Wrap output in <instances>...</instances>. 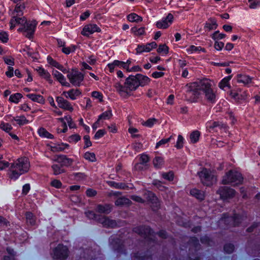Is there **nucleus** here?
<instances>
[{
	"label": "nucleus",
	"mask_w": 260,
	"mask_h": 260,
	"mask_svg": "<svg viewBox=\"0 0 260 260\" xmlns=\"http://www.w3.org/2000/svg\"><path fill=\"white\" fill-rule=\"evenodd\" d=\"M25 9L24 4L22 3L17 4L14 10H10V14L12 17L10 21V29H13L17 24L26 23V19L24 17H22L23 14V11Z\"/></svg>",
	"instance_id": "nucleus-4"
},
{
	"label": "nucleus",
	"mask_w": 260,
	"mask_h": 260,
	"mask_svg": "<svg viewBox=\"0 0 260 260\" xmlns=\"http://www.w3.org/2000/svg\"><path fill=\"white\" fill-rule=\"evenodd\" d=\"M38 133L39 135L42 138H46L48 139H53V136L49 133L45 128L44 127H40L38 129Z\"/></svg>",
	"instance_id": "nucleus-36"
},
{
	"label": "nucleus",
	"mask_w": 260,
	"mask_h": 260,
	"mask_svg": "<svg viewBox=\"0 0 260 260\" xmlns=\"http://www.w3.org/2000/svg\"><path fill=\"white\" fill-rule=\"evenodd\" d=\"M84 157L85 159L90 161H95L96 160L95 155L94 153L86 152L84 154Z\"/></svg>",
	"instance_id": "nucleus-50"
},
{
	"label": "nucleus",
	"mask_w": 260,
	"mask_h": 260,
	"mask_svg": "<svg viewBox=\"0 0 260 260\" xmlns=\"http://www.w3.org/2000/svg\"><path fill=\"white\" fill-rule=\"evenodd\" d=\"M26 221L29 224L33 225L35 224V219L33 214L30 212H27L26 214Z\"/></svg>",
	"instance_id": "nucleus-51"
},
{
	"label": "nucleus",
	"mask_w": 260,
	"mask_h": 260,
	"mask_svg": "<svg viewBox=\"0 0 260 260\" xmlns=\"http://www.w3.org/2000/svg\"><path fill=\"white\" fill-rule=\"evenodd\" d=\"M158 53L167 54L169 52V47L166 44H160L157 50Z\"/></svg>",
	"instance_id": "nucleus-47"
},
{
	"label": "nucleus",
	"mask_w": 260,
	"mask_h": 260,
	"mask_svg": "<svg viewBox=\"0 0 260 260\" xmlns=\"http://www.w3.org/2000/svg\"><path fill=\"white\" fill-rule=\"evenodd\" d=\"M135 232L143 236L145 238L152 239L151 236H153V232L149 226H141L135 229Z\"/></svg>",
	"instance_id": "nucleus-17"
},
{
	"label": "nucleus",
	"mask_w": 260,
	"mask_h": 260,
	"mask_svg": "<svg viewBox=\"0 0 260 260\" xmlns=\"http://www.w3.org/2000/svg\"><path fill=\"white\" fill-rule=\"evenodd\" d=\"M241 219V216H239V215H235L234 217L230 218L228 217L227 220H232L233 223H232V224L234 226H236L238 225Z\"/></svg>",
	"instance_id": "nucleus-48"
},
{
	"label": "nucleus",
	"mask_w": 260,
	"mask_h": 260,
	"mask_svg": "<svg viewBox=\"0 0 260 260\" xmlns=\"http://www.w3.org/2000/svg\"><path fill=\"white\" fill-rule=\"evenodd\" d=\"M127 19L130 22H141L142 18L136 13H131L127 16Z\"/></svg>",
	"instance_id": "nucleus-41"
},
{
	"label": "nucleus",
	"mask_w": 260,
	"mask_h": 260,
	"mask_svg": "<svg viewBox=\"0 0 260 260\" xmlns=\"http://www.w3.org/2000/svg\"><path fill=\"white\" fill-rule=\"evenodd\" d=\"M226 35L224 34H220L219 31H215L211 36V38L214 40H219L222 39L225 37Z\"/></svg>",
	"instance_id": "nucleus-53"
},
{
	"label": "nucleus",
	"mask_w": 260,
	"mask_h": 260,
	"mask_svg": "<svg viewBox=\"0 0 260 260\" xmlns=\"http://www.w3.org/2000/svg\"><path fill=\"white\" fill-rule=\"evenodd\" d=\"M75 49V46L71 45L69 47L63 46L61 49V51L66 54H69L70 53L74 52Z\"/></svg>",
	"instance_id": "nucleus-54"
},
{
	"label": "nucleus",
	"mask_w": 260,
	"mask_h": 260,
	"mask_svg": "<svg viewBox=\"0 0 260 260\" xmlns=\"http://www.w3.org/2000/svg\"><path fill=\"white\" fill-rule=\"evenodd\" d=\"M9 40V35L6 31L0 32V41L3 43H7Z\"/></svg>",
	"instance_id": "nucleus-57"
},
{
	"label": "nucleus",
	"mask_w": 260,
	"mask_h": 260,
	"mask_svg": "<svg viewBox=\"0 0 260 260\" xmlns=\"http://www.w3.org/2000/svg\"><path fill=\"white\" fill-rule=\"evenodd\" d=\"M29 167V162L27 158H18L11 163L9 167L8 174L10 178L16 180L20 175L27 172Z\"/></svg>",
	"instance_id": "nucleus-2"
},
{
	"label": "nucleus",
	"mask_w": 260,
	"mask_h": 260,
	"mask_svg": "<svg viewBox=\"0 0 260 260\" xmlns=\"http://www.w3.org/2000/svg\"><path fill=\"white\" fill-rule=\"evenodd\" d=\"M5 63L9 66L14 65V59L11 56H4L3 57Z\"/></svg>",
	"instance_id": "nucleus-59"
},
{
	"label": "nucleus",
	"mask_w": 260,
	"mask_h": 260,
	"mask_svg": "<svg viewBox=\"0 0 260 260\" xmlns=\"http://www.w3.org/2000/svg\"><path fill=\"white\" fill-rule=\"evenodd\" d=\"M97 211L101 213L108 214L111 211V207L109 205L104 206L98 205L97 207Z\"/></svg>",
	"instance_id": "nucleus-38"
},
{
	"label": "nucleus",
	"mask_w": 260,
	"mask_h": 260,
	"mask_svg": "<svg viewBox=\"0 0 260 260\" xmlns=\"http://www.w3.org/2000/svg\"><path fill=\"white\" fill-rule=\"evenodd\" d=\"M243 178L240 173L235 170L229 171L223 177L222 183L226 184L232 183L234 185H238L242 183Z\"/></svg>",
	"instance_id": "nucleus-5"
},
{
	"label": "nucleus",
	"mask_w": 260,
	"mask_h": 260,
	"mask_svg": "<svg viewBox=\"0 0 260 260\" xmlns=\"http://www.w3.org/2000/svg\"><path fill=\"white\" fill-rule=\"evenodd\" d=\"M232 78V76H227L223 79H222L218 84V87L224 90H225L226 88H228L229 89L231 88V86L230 84V81Z\"/></svg>",
	"instance_id": "nucleus-26"
},
{
	"label": "nucleus",
	"mask_w": 260,
	"mask_h": 260,
	"mask_svg": "<svg viewBox=\"0 0 260 260\" xmlns=\"http://www.w3.org/2000/svg\"><path fill=\"white\" fill-rule=\"evenodd\" d=\"M217 193L220 194L221 198L226 200L233 198L235 196V191L233 189L224 186L219 188Z\"/></svg>",
	"instance_id": "nucleus-15"
},
{
	"label": "nucleus",
	"mask_w": 260,
	"mask_h": 260,
	"mask_svg": "<svg viewBox=\"0 0 260 260\" xmlns=\"http://www.w3.org/2000/svg\"><path fill=\"white\" fill-rule=\"evenodd\" d=\"M91 96L96 100L99 102H102L103 101V95L101 92L94 91L91 92Z\"/></svg>",
	"instance_id": "nucleus-49"
},
{
	"label": "nucleus",
	"mask_w": 260,
	"mask_h": 260,
	"mask_svg": "<svg viewBox=\"0 0 260 260\" xmlns=\"http://www.w3.org/2000/svg\"><path fill=\"white\" fill-rule=\"evenodd\" d=\"M138 83L136 76H129L126 78L124 85L116 82L114 86L121 96L126 98L130 96L132 92L139 87Z\"/></svg>",
	"instance_id": "nucleus-3"
},
{
	"label": "nucleus",
	"mask_w": 260,
	"mask_h": 260,
	"mask_svg": "<svg viewBox=\"0 0 260 260\" xmlns=\"http://www.w3.org/2000/svg\"><path fill=\"white\" fill-rule=\"evenodd\" d=\"M173 136H171L169 138L167 139H162L159 141L156 144L155 148L157 149L159 147H165L166 145L168 146L169 142L173 139Z\"/></svg>",
	"instance_id": "nucleus-39"
},
{
	"label": "nucleus",
	"mask_w": 260,
	"mask_h": 260,
	"mask_svg": "<svg viewBox=\"0 0 260 260\" xmlns=\"http://www.w3.org/2000/svg\"><path fill=\"white\" fill-rule=\"evenodd\" d=\"M64 118L66 119V121L67 122L70 128H74L75 127V124L73 122L71 117L69 115H67L64 116Z\"/></svg>",
	"instance_id": "nucleus-62"
},
{
	"label": "nucleus",
	"mask_w": 260,
	"mask_h": 260,
	"mask_svg": "<svg viewBox=\"0 0 260 260\" xmlns=\"http://www.w3.org/2000/svg\"><path fill=\"white\" fill-rule=\"evenodd\" d=\"M241 92V89L237 90H232L230 91V94L234 100L236 101H240L242 100H245L248 96L247 93H245V95H240V93Z\"/></svg>",
	"instance_id": "nucleus-21"
},
{
	"label": "nucleus",
	"mask_w": 260,
	"mask_h": 260,
	"mask_svg": "<svg viewBox=\"0 0 260 260\" xmlns=\"http://www.w3.org/2000/svg\"><path fill=\"white\" fill-rule=\"evenodd\" d=\"M157 44L155 42H152L146 44H140L138 45L136 51L137 54H140L143 52H149L152 49L155 48Z\"/></svg>",
	"instance_id": "nucleus-16"
},
{
	"label": "nucleus",
	"mask_w": 260,
	"mask_h": 260,
	"mask_svg": "<svg viewBox=\"0 0 260 260\" xmlns=\"http://www.w3.org/2000/svg\"><path fill=\"white\" fill-rule=\"evenodd\" d=\"M37 72L39 75L42 78L46 79L49 82V83L52 84L53 80L51 79V75L50 73L44 69L42 68H39L37 69Z\"/></svg>",
	"instance_id": "nucleus-23"
},
{
	"label": "nucleus",
	"mask_w": 260,
	"mask_h": 260,
	"mask_svg": "<svg viewBox=\"0 0 260 260\" xmlns=\"http://www.w3.org/2000/svg\"><path fill=\"white\" fill-rule=\"evenodd\" d=\"M106 133V132L105 129H99L95 133L94 138L96 140H98L100 138L103 137Z\"/></svg>",
	"instance_id": "nucleus-61"
},
{
	"label": "nucleus",
	"mask_w": 260,
	"mask_h": 260,
	"mask_svg": "<svg viewBox=\"0 0 260 260\" xmlns=\"http://www.w3.org/2000/svg\"><path fill=\"white\" fill-rule=\"evenodd\" d=\"M101 222L105 226L114 227L116 225V222L114 220H111L108 218L104 217L101 220Z\"/></svg>",
	"instance_id": "nucleus-40"
},
{
	"label": "nucleus",
	"mask_w": 260,
	"mask_h": 260,
	"mask_svg": "<svg viewBox=\"0 0 260 260\" xmlns=\"http://www.w3.org/2000/svg\"><path fill=\"white\" fill-rule=\"evenodd\" d=\"M144 198L152 204L153 210H155L159 206L158 199L151 191H147L144 194Z\"/></svg>",
	"instance_id": "nucleus-18"
},
{
	"label": "nucleus",
	"mask_w": 260,
	"mask_h": 260,
	"mask_svg": "<svg viewBox=\"0 0 260 260\" xmlns=\"http://www.w3.org/2000/svg\"><path fill=\"white\" fill-rule=\"evenodd\" d=\"M110 185L116 188L124 189L125 185L122 183H117L114 181H111L109 183Z\"/></svg>",
	"instance_id": "nucleus-60"
},
{
	"label": "nucleus",
	"mask_w": 260,
	"mask_h": 260,
	"mask_svg": "<svg viewBox=\"0 0 260 260\" xmlns=\"http://www.w3.org/2000/svg\"><path fill=\"white\" fill-rule=\"evenodd\" d=\"M138 83L139 86H143L149 82V78L141 74H137L136 75Z\"/></svg>",
	"instance_id": "nucleus-29"
},
{
	"label": "nucleus",
	"mask_w": 260,
	"mask_h": 260,
	"mask_svg": "<svg viewBox=\"0 0 260 260\" xmlns=\"http://www.w3.org/2000/svg\"><path fill=\"white\" fill-rule=\"evenodd\" d=\"M124 62L115 60L112 62L108 63L106 67V71L110 73H113L115 71H117L118 69L125 68Z\"/></svg>",
	"instance_id": "nucleus-14"
},
{
	"label": "nucleus",
	"mask_w": 260,
	"mask_h": 260,
	"mask_svg": "<svg viewBox=\"0 0 260 260\" xmlns=\"http://www.w3.org/2000/svg\"><path fill=\"white\" fill-rule=\"evenodd\" d=\"M67 73V77L70 83L75 86H80L84 80V75L76 69H73Z\"/></svg>",
	"instance_id": "nucleus-8"
},
{
	"label": "nucleus",
	"mask_w": 260,
	"mask_h": 260,
	"mask_svg": "<svg viewBox=\"0 0 260 260\" xmlns=\"http://www.w3.org/2000/svg\"><path fill=\"white\" fill-rule=\"evenodd\" d=\"M198 175L203 184L206 186H210L216 181L214 172L210 170L203 169Z\"/></svg>",
	"instance_id": "nucleus-6"
},
{
	"label": "nucleus",
	"mask_w": 260,
	"mask_h": 260,
	"mask_svg": "<svg viewBox=\"0 0 260 260\" xmlns=\"http://www.w3.org/2000/svg\"><path fill=\"white\" fill-rule=\"evenodd\" d=\"M47 61H48V63L51 66L57 68V69L61 71L63 73H67L68 72V70L64 67H63V66L60 64L59 63L57 62L56 60H54L51 57H47Z\"/></svg>",
	"instance_id": "nucleus-24"
},
{
	"label": "nucleus",
	"mask_w": 260,
	"mask_h": 260,
	"mask_svg": "<svg viewBox=\"0 0 260 260\" xmlns=\"http://www.w3.org/2000/svg\"><path fill=\"white\" fill-rule=\"evenodd\" d=\"M217 26V24L215 20H210L205 23L204 28L206 31H210L215 29Z\"/></svg>",
	"instance_id": "nucleus-35"
},
{
	"label": "nucleus",
	"mask_w": 260,
	"mask_h": 260,
	"mask_svg": "<svg viewBox=\"0 0 260 260\" xmlns=\"http://www.w3.org/2000/svg\"><path fill=\"white\" fill-rule=\"evenodd\" d=\"M125 70L127 72H136L141 71V68L139 66H134L132 67V61L130 59H128L126 62H124Z\"/></svg>",
	"instance_id": "nucleus-22"
},
{
	"label": "nucleus",
	"mask_w": 260,
	"mask_h": 260,
	"mask_svg": "<svg viewBox=\"0 0 260 260\" xmlns=\"http://www.w3.org/2000/svg\"><path fill=\"white\" fill-rule=\"evenodd\" d=\"M186 51L189 54L200 53V52H205V49L200 46H196L194 45H190L187 47Z\"/></svg>",
	"instance_id": "nucleus-31"
},
{
	"label": "nucleus",
	"mask_w": 260,
	"mask_h": 260,
	"mask_svg": "<svg viewBox=\"0 0 260 260\" xmlns=\"http://www.w3.org/2000/svg\"><path fill=\"white\" fill-rule=\"evenodd\" d=\"M9 120L11 122H12L13 121H16L17 124H18L20 126L26 124L29 122V120H27L24 115L13 117L12 118L10 119Z\"/></svg>",
	"instance_id": "nucleus-25"
},
{
	"label": "nucleus",
	"mask_w": 260,
	"mask_h": 260,
	"mask_svg": "<svg viewBox=\"0 0 260 260\" xmlns=\"http://www.w3.org/2000/svg\"><path fill=\"white\" fill-rule=\"evenodd\" d=\"M100 28L95 24H88L85 25L81 31V34L86 37L95 32H100Z\"/></svg>",
	"instance_id": "nucleus-13"
},
{
	"label": "nucleus",
	"mask_w": 260,
	"mask_h": 260,
	"mask_svg": "<svg viewBox=\"0 0 260 260\" xmlns=\"http://www.w3.org/2000/svg\"><path fill=\"white\" fill-rule=\"evenodd\" d=\"M17 25L21 26L18 30L22 32L26 37L30 39L35 32L37 23L35 21L27 22L26 20V23L23 24H17Z\"/></svg>",
	"instance_id": "nucleus-7"
},
{
	"label": "nucleus",
	"mask_w": 260,
	"mask_h": 260,
	"mask_svg": "<svg viewBox=\"0 0 260 260\" xmlns=\"http://www.w3.org/2000/svg\"><path fill=\"white\" fill-rule=\"evenodd\" d=\"M131 31L136 36H142L145 32V27H141L139 28L134 27L132 28Z\"/></svg>",
	"instance_id": "nucleus-45"
},
{
	"label": "nucleus",
	"mask_w": 260,
	"mask_h": 260,
	"mask_svg": "<svg viewBox=\"0 0 260 260\" xmlns=\"http://www.w3.org/2000/svg\"><path fill=\"white\" fill-rule=\"evenodd\" d=\"M249 3L251 9H256L260 6L259 0H249Z\"/></svg>",
	"instance_id": "nucleus-58"
},
{
	"label": "nucleus",
	"mask_w": 260,
	"mask_h": 260,
	"mask_svg": "<svg viewBox=\"0 0 260 260\" xmlns=\"http://www.w3.org/2000/svg\"><path fill=\"white\" fill-rule=\"evenodd\" d=\"M251 80L252 79L249 76L246 75H238L237 76V82L245 85L251 83Z\"/></svg>",
	"instance_id": "nucleus-33"
},
{
	"label": "nucleus",
	"mask_w": 260,
	"mask_h": 260,
	"mask_svg": "<svg viewBox=\"0 0 260 260\" xmlns=\"http://www.w3.org/2000/svg\"><path fill=\"white\" fill-rule=\"evenodd\" d=\"M0 129L6 133H9L12 129V126L8 123H5L4 121H1L0 123Z\"/></svg>",
	"instance_id": "nucleus-42"
},
{
	"label": "nucleus",
	"mask_w": 260,
	"mask_h": 260,
	"mask_svg": "<svg viewBox=\"0 0 260 260\" xmlns=\"http://www.w3.org/2000/svg\"><path fill=\"white\" fill-rule=\"evenodd\" d=\"M52 169L55 175H57L64 172V169H62L61 165H53L52 166Z\"/></svg>",
	"instance_id": "nucleus-43"
},
{
	"label": "nucleus",
	"mask_w": 260,
	"mask_h": 260,
	"mask_svg": "<svg viewBox=\"0 0 260 260\" xmlns=\"http://www.w3.org/2000/svg\"><path fill=\"white\" fill-rule=\"evenodd\" d=\"M56 102L59 108L70 112L74 111V107L72 104L62 96H56Z\"/></svg>",
	"instance_id": "nucleus-9"
},
{
	"label": "nucleus",
	"mask_w": 260,
	"mask_h": 260,
	"mask_svg": "<svg viewBox=\"0 0 260 260\" xmlns=\"http://www.w3.org/2000/svg\"><path fill=\"white\" fill-rule=\"evenodd\" d=\"M53 160L60 164L61 166H70L73 162L72 159L68 158L64 155L57 156Z\"/></svg>",
	"instance_id": "nucleus-19"
},
{
	"label": "nucleus",
	"mask_w": 260,
	"mask_h": 260,
	"mask_svg": "<svg viewBox=\"0 0 260 260\" xmlns=\"http://www.w3.org/2000/svg\"><path fill=\"white\" fill-rule=\"evenodd\" d=\"M173 19V15L170 13L166 17L156 22V26L159 29L167 28L172 23Z\"/></svg>",
	"instance_id": "nucleus-12"
},
{
	"label": "nucleus",
	"mask_w": 260,
	"mask_h": 260,
	"mask_svg": "<svg viewBox=\"0 0 260 260\" xmlns=\"http://www.w3.org/2000/svg\"><path fill=\"white\" fill-rule=\"evenodd\" d=\"M112 110L108 109L99 116L98 119V123H102L104 120H109L112 117Z\"/></svg>",
	"instance_id": "nucleus-28"
},
{
	"label": "nucleus",
	"mask_w": 260,
	"mask_h": 260,
	"mask_svg": "<svg viewBox=\"0 0 260 260\" xmlns=\"http://www.w3.org/2000/svg\"><path fill=\"white\" fill-rule=\"evenodd\" d=\"M81 140V137L78 134H73L68 138V141L72 143H76Z\"/></svg>",
	"instance_id": "nucleus-52"
},
{
	"label": "nucleus",
	"mask_w": 260,
	"mask_h": 260,
	"mask_svg": "<svg viewBox=\"0 0 260 260\" xmlns=\"http://www.w3.org/2000/svg\"><path fill=\"white\" fill-rule=\"evenodd\" d=\"M157 121L155 118H149L142 123V124L148 127H151Z\"/></svg>",
	"instance_id": "nucleus-55"
},
{
	"label": "nucleus",
	"mask_w": 260,
	"mask_h": 260,
	"mask_svg": "<svg viewBox=\"0 0 260 260\" xmlns=\"http://www.w3.org/2000/svg\"><path fill=\"white\" fill-rule=\"evenodd\" d=\"M190 194L192 196L195 197L197 199L202 201L205 198V192L203 191L199 190L196 188H193L190 190Z\"/></svg>",
	"instance_id": "nucleus-27"
},
{
	"label": "nucleus",
	"mask_w": 260,
	"mask_h": 260,
	"mask_svg": "<svg viewBox=\"0 0 260 260\" xmlns=\"http://www.w3.org/2000/svg\"><path fill=\"white\" fill-rule=\"evenodd\" d=\"M212 83L211 80L204 79L187 85L186 99L190 102H195L203 92L205 99L208 102L215 103L216 101V92L212 88Z\"/></svg>",
	"instance_id": "nucleus-1"
},
{
	"label": "nucleus",
	"mask_w": 260,
	"mask_h": 260,
	"mask_svg": "<svg viewBox=\"0 0 260 260\" xmlns=\"http://www.w3.org/2000/svg\"><path fill=\"white\" fill-rule=\"evenodd\" d=\"M234 249V246L232 244H226L224 247V250L228 253H232Z\"/></svg>",
	"instance_id": "nucleus-63"
},
{
	"label": "nucleus",
	"mask_w": 260,
	"mask_h": 260,
	"mask_svg": "<svg viewBox=\"0 0 260 260\" xmlns=\"http://www.w3.org/2000/svg\"><path fill=\"white\" fill-rule=\"evenodd\" d=\"M81 91L77 88H72L68 91H63L61 94L67 99L74 101L81 96Z\"/></svg>",
	"instance_id": "nucleus-11"
},
{
	"label": "nucleus",
	"mask_w": 260,
	"mask_h": 260,
	"mask_svg": "<svg viewBox=\"0 0 260 260\" xmlns=\"http://www.w3.org/2000/svg\"><path fill=\"white\" fill-rule=\"evenodd\" d=\"M162 176L164 179L166 180H168L169 181H172L174 178V174L173 172H170L167 173L162 174Z\"/></svg>",
	"instance_id": "nucleus-64"
},
{
	"label": "nucleus",
	"mask_w": 260,
	"mask_h": 260,
	"mask_svg": "<svg viewBox=\"0 0 260 260\" xmlns=\"http://www.w3.org/2000/svg\"><path fill=\"white\" fill-rule=\"evenodd\" d=\"M27 96L34 102L40 104H44L45 103V99L41 95L31 93L27 94Z\"/></svg>",
	"instance_id": "nucleus-30"
},
{
	"label": "nucleus",
	"mask_w": 260,
	"mask_h": 260,
	"mask_svg": "<svg viewBox=\"0 0 260 260\" xmlns=\"http://www.w3.org/2000/svg\"><path fill=\"white\" fill-rule=\"evenodd\" d=\"M183 143H184V138L183 137L179 135L178 136V139L176 142V144L175 145V147L177 149H181L183 146Z\"/></svg>",
	"instance_id": "nucleus-56"
},
{
	"label": "nucleus",
	"mask_w": 260,
	"mask_h": 260,
	"mask_svg": "<svg viewBox=\"0 0 260 260\" xmlns=\"http://www.w3.org/2000/svg\"><path fill=\"white\" fill-rule=\"evenodd\" d=\"M200 134L198 131H194L190 135V142L192 143L197 142L199 140Z\"/></svg>",
	"instance_id": "nucleus-46"
},
{
	"label": "nucleus",
	"mask_w": 260,
	"mask_h": 260,
	"mask_svg": "<svg viewBox=\"0 0 260 260\" xmlns=\"http://www.w3.org/2000/svg\"><path fill=\"white\" fill-rule=\"evenodd\" d=\"M154 166L157 169L161 168L164 165V158L159 156H155L153 161Z\"/></svg>",
	"instance_id": "nucleus-37"
},
{
	"label": "nucleus",
	"mask_w": 260,
	"mask_h": 260,
	"mask_svg": "<svg viewBox=\"0 0 260 260\" xmlns=\"http://www.w3.org/2000/svg\"><path fill=\"white\" fill-rule=\"evenodd\" d=\"M68 255V249L66 246L59 245L54 250V257L56 259L63 260Z\"/></svg>",
	"instance_id": "nucleus-10"
},
{
	"label": "nucleus",
	"mask_w": 260,
	"mask_h": 260,
	"mask_svg": "<svg viewBox=\"0 0 260 260\" xmlns=\"http://www.w3.org/2000/svg\"><path fill=\"white\" fill-rule=\"evenodd\" d=\"M23 95L20 93H15L10 95L9 101L14 104H18L22 98Z\"/></svg>",
	"instance_id": "nucleus-34"
},
{
	"label": "nucleus",
	"mask_w": 260,
	"mask_h": 260,
	"mask_svg": "<svg viewBox=\"0 0 260 260\" xmlns=\"http://www.w3.org/2000/svg\"><path fill=\"white\" fill-rule=\"evenodd\" d=\"M69 145L63 143L56 144L54 146L52 147V150L56 151H65L66 150H69Z\"/></svg>",
	"instance_id": "nucleus-32"
},
{
	"label": "nucleus",
	"mask_w": 260,
	"mask_h": 260,
	"mask_svg": "<svg viewBox=\"0 0 260 260\" xmlns=\"http://www.w3.org/2000/svg\"><path fill=\"white\" fill-rule=\"evenodd\" d=\"M52 75L62 85L67 87L70 86V83L66 81L64 76L57 70H53Z\"/></svg>",
	"instance_id": "nucleus-20"
},
{
	"label": "nucleus",
	"mask_w": 260,
	"mask_h": 260,
	"mask_svg": "<svg viewBox=\"0 0 260 260\" xmlns=\"http://www.w3.org/2000/svg\"><path fill=\"white\" fill-rule=\"evenodd\" d=\"M130 203L129 199L126 198H119L115 201V205L116 206H122L128 205Z\"/></svg>",
	"instance_id": "nucleus-44"
}]
</instances>
